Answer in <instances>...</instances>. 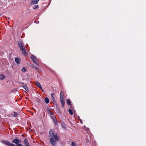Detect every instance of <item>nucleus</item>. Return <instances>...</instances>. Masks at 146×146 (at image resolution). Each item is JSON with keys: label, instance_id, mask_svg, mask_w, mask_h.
Listing matches in <instances>:
<instances>
[{"label": "nucleus", "instance_id": "1", "mask_svg": "<svg viewBox=\"0 0 146 146\" xmlns=\"http://www.w3.org/2000/svg\"><path fill=\"white\" fill-rule=\"evenodd\" d=\"M49 134L51 137L50 139V141L51 144L53 146H56V141H58L59 140L58 136L56 133L53 132V130L50 131Z\"/></svg>", "mask_w": 146, "mask_h": 146}, {"label": "nucleus", "instance_id": "2", "mask_svg": "<svg viewBox=\"0 0 146 146\" xmlns=\"http://www.w3.org/2000/svg\"><path fill=\"white\" fill-rule=\"evenodd\" d=\"M18 44L20 51L22 52V54L24 56L27 55V53L25 49L24 45H23V42L21 41H19Z\"/></svg>", "mask_w": 146, "mask_h": 146}, {"label": "nucleus", "instance_id": "3", "mask_svg": "<svg viewBox=\"0 0 146 146\" xmlns=\"http://www.w3.org/2000/svg\"><path fill=\"white\" fill-rule=\"evenodd\" d=\"M1 142L4 144L8 146H16V145L11 143L8 141L2 140Z\"/></svg>", "mask_w": 146, "mask_h": 146}, {"label": "nucleus", "instance_id": "4", "mask_svg": "<svg viewBox=\"0 0 146 146\" xmlns=\"http://www.w3.org/2000/svg\"><path fill=\"white\" fill-rule=\"evenodd\" d=\"M31 58L33 61L36 64H37L39 63V60L34 56L33 55H32Z\"/></svg>", "mask_w": 146, "mask_h": 146}, {"label": "nucleus", "instance_id": "5", "mask_svg": "<svg viewBox=\"0 0 146 146\" xmlns=\"http://www.w3.org/2000/svg\"><path fill=\"white\" fill-rule=\"evenodd\" d=\"M24 142L25 143V146H30L28 141L27 139H25L24 140ZM17 146H23V145L21 144H19L17 145Z\"/></svg>", "mask_w": 146, "mask_h": 146}, {"label": "nucleus", "instance_id": "6", "mask_svg": "<svg viewBox=\"0 0 146 146\" xmlns=\"http://www.w3.org/2000/svg\"><path fill=\"white\" fill-rule=\"evenodd\" d=\"M21 139H18L16 138L14 139L12 141V142L17 145V146L18 144H19V143H20Z\"/></svg>", "mask_w": 146, "mask_h": 146}, {"label": "nucleus", "instance_id": "7", "mask_svg": "<svg viewBox=\"0 0 146 146\" xmlns=\"http://www.w3.org/2000/svg\"><path fill=\"white\" fill-rule=\"evenodd\" d=\"M51 117L53 119L54 122V123L55 124H57L58 122L56 120V117L54 115L51 116Z\"/></svg>", "mask_w": 146, "mask_h": 146}, {"label": "nucleus", "instance_id": "8", "mask_svg": "<svg viewBox=\"0 0 146 146\" xmlns=\"http://www.w3.org/2000/svg\"><path fill=\"white\" fill-rule=\"evenodd\" d=\"M47 111L49 114L53 115V111L52 110H51L50 109L48 108L47 109Z\"/></svg>", "mask_w": 146, "mask_h": 146}, {"label": "nucleus", "instance_id": "9", "mask_svg": "<svg viewBox=\"0 0 146 146\" xmlns=\"http://www.w3.org/2000/svg\"><path fill=\"white\" fill-rule=\"evenodd\" d=\"M38 1L39 0H32L31 5L36 4L38 3Z\"/></svg>", "mask_w": 146, "mask_h": 146}, {"label": "nucleus", "instance_id": "10", "mask_svg": "<svg viewBox=\"0 0 146 146\" xmlns=\"http://www.w3.org/2000/svg\"><path fill=\"white\" fill-rule=\"evenodd\" d=\"M50 96L51 97V98H52V100L54 102H55V99L54 98L55 94H54L53 93H51L50 94Z\"/></svg>", "mask_w": 146, "mask_h": 146}, {"label": "nucleus", "instance_id": "11", "mask_svg": "<svg viewBox=\"0 0 146 146\" xmlns=\"http://www.w3.org/2000/svg\"><path fill=\"white\" fill-rule=\"evenodd\" d=\"M15 61L17 64H20V60L19 58H15Z\"/></svg>", "mask_w": 146, "mask_h": 146}, {"label": "nucleus", "instance_id": "12", "mask_svg": "<svg viewBox=\"0 0 146 146\" xmlns=\"http://www.w3.org/2000/svg\"><path fill=\"white\" fill-rule=\"evenodd\" d=\"M22 84H23V87L25 89L27 92H28L29 91V89L27 87V86L26 84H24V83H21Z\"/></svg>", "mask_w": 146, "mask_h": 146}, {"label": "nucleus", "instance_id": "13", "mask_svg": "<svg viewBox=\"0 0 146 146\" xmlns=\"http://www.w3.org/2000/svg\"><path fill=\"white\" fill-rule=\"evenodd\" d=\"M35 84L37 86H38L40 89H42V86H41V85L40 84V83L39 82H35Z\"/></svg>", "mask_w": 146, "mask_h": 146}, {"label": "nucleus", "instance_id": "14", "mask_svg": "<svg viewBox=\"0 0 146 146\" xmlns=\"http://www.w3.org/2000/svg\"><path fill=\"white\" fill-rule=\"evenodd\" d=\"M5 76L3 75L2 74H0V79L1 80H3L4 79Z\"/></svg>", "mask_w": 146, "mask_h": 146}, {"label": "nucleus", "instance_id": "15", "mask_svg": "<svg viewBox=\"0 0 146 146\" xmlns=\"http://www.w3.org/2000/svg\"><path fill=\"white\" fill-rule=\"evenodd\" d=\"M60 98H64V94L63 92H62V91L60 93Z\"/></svg>", "mask_w": 146, "mask_h": 146}, {"label": "nucleus", "instance_id": "16", "mask_svg": "<svg viewBox=\"0 0 146 146\" xmlns=\"http://www.w3.org/2000/svg\"><path fill=\"white\" fill-rule=\"evenodd\" d=\"M44 101L45 102L46 104H48L49 102V100L48 98H45Z\"/></svg>", "mask_w": 146, "mask_h": 146}, {"label": "nucleus", "instance_id": "17", "mask_svg": "<svg viewBox=\"0 0 146 146\" xmlns=\"http://www.w3.org/2000/svg\"><path fill=\"white\" fill-rule=\"evenodd\" d=\"M29 65L31 67H32L33 68H35V69L37 70V67L36 66H34V65L31 64H30Z\"/></svg>", "mask_w": 146, "mask_h": 146}, {"label": "nucleus", "instance_id": "18", "mask_svg": "<svg viewBox=\"0 0 146 146\" xmlns=\"http://www.w3.org/2000/svg\"><path fill=\"white\" fill-rule=\"evenodd\" d=\"M66 103H67V104H68V105H70V102L69 100L67 99L66 100Z\"/></svg>", "mask_w": 146, "mask_h": 146}, {"label": "nucleus", "instance_id": "19", "mask_svg": "<svg viewBox=\"0 0 146 146\" xmlns=\"http://www.w3.org/2000/svg\"><path fill=\"white\" fill-rule=\"evenodd\" d=\"M68 111H69V113L71 115H72L73 114V113L72 110H70V109H69Z\"/></svg>", "mask_w": 146, "mask_h": 146}, {"label": "nucleus", "instance_id": "20", "mask_svg": "<svg viewBox=\"0 0 146 146\" xmlns=\"http://www.w3.org/2000/svg\"><path fill=\"white\" fill-rule=\"evenodd\" d=\"M21 71L22 72H26V69L25 68H22Z\"/></svg>", "mask_w": 146, "mask_h": 146}, {"label": "nucleus", "instance_id": "21", "mask_svg": "<svg viewBox=\"0 0 146 146\" xmlns=\"http://www.w3.org/2000/svg\"><path fill=\"white\" fill-rule=\"evenodd\" d=\"M14 114L13 116L15 117H17L18 115L17 113V112H14Z\"/></svg>", "mask_w": 146, "mask_h": 146}, {"label": "nucleus", "instance_id": "22", "mask_svg": "<svg viewBox=\"0 0 146 146\" xmlns=\"http://www.w3.org/2000/svg\"><path fill=\"white\" fill-rule=\"evenodd\" d=\"M61 102H64V98H60Z\"/></svg>", "mask_w": 146, "mask_h": 146}, {"label": "nucleus", "instance_id": "23", "mask_svg": "<svg viewBox=\"0 0 146 146\" xmlns=\"http://www.w3.org/2000/svg\"><path fill=\"white\" fill-rule=\"evenodd\" d=\"M71 146H76V145L75 143L73 142L71 143Z\"/></svg>", "mask_w": 146, "mask_h": 146}, {"label": "nucleus", "instance_id": "24", "mask_svg": "<svg viewBox=\"0 0 146 146\" xmlns=\"http://www.w3.org/2000/svg\"><path fill=\"white\" fill-rule=\"evenodd\" d=\"M62 127H63L64 128H66V125H65L64 123H62Z\"/></svg>", "mask_w": 146, "mask_h": 146}, {"label": "nucleus", "instance_id": "25", "mask_svg": "<svg viewBox=\"0 0 146 146\" xmlns=\"http://www.w3.org/2000/svg\"><path fill=\"white\" fill-rule=\"evenodd\" d=\"M38 5H35V7H34L33 9H37V8H38Z\"/></svg>", "mask_w": 146, "mask_h": 146}, {"label": "nucleus", "instance_id": "26", "mask_svg": "<svg viewBox=\"0 0 146 146\" xmlns=\"http://www.w3.org/2000/svg\"><path fill=\"white\" fill-rule=\"evenodd\" d=\"M61 102L62 106L63 107H64V102Z\"/></svg>", "mask_w": 146, "mask_h": 146}, {"label": "nucleus", "instance_id": "27", "mask_svg": "<svg viewBox=\"0 0 146 146\" xmlns=\"http://www.w3.org/2000/svg\"><path fill=\"white\" fill-rule=\"evenodd\" d=\"M34 22H35L36 23H39V21H36Z\"/></svg>", "mask_w": 146, "mask_h": 146}]
</instances>
